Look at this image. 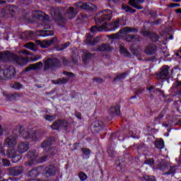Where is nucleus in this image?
Here are the masks:
<instances>
[{"label":"nucleus","mask_w":181,"mask_h":181,"mask_svg":"<svg viewBox=\"0 0 181 181\" xmlns=\"http://www.w3.org/2000/svg\"><path fill=\"white\" fill-rule=\"evenodd\" d=\"M179 169V167L177 165H173L170 168V170L164 173H163V176L166 175H172L173 176H175V174L176 173V171Z\"/></svg>","instance_id":"7c9ffc66"},{"label":"nucleus","mask_w":181,"mask_h":181,"mask_svg":"<svg viewBox=\"0 0 181 181\" xmlns=\"http://www.w3.org/2000/svg\"><path fill=\"white\" fill-rule=\"evenodd\" d=\"M151 16H152L154 19L158 18V11H151L148 13Z\"/></svg>","instance_id":"052dcab7"},{"label":"nucleus","mask_w":181,"mask_h":181,"mask_svg":"<svg viewBox=\"0 0 181 181\" xmlns=\"http://www.w3.org/2000/svg\"><path fill=\"white\" fill-rule=\"evenodd\" d=\"M170 67L168 65H164L160 69V71L155 74L156 78L158 80H165L169 77V69Z\"/></svg>","instance_id":"0eeeda50"},{"label":"nucleus","mask_w":181,"mask_h":181,"mask_svg":"<svg viewBox=\"0 0 181 181\" xmlns=\"http://www.w3.org/2000/svg\"><path fill=\"white\" fill-rule=\"evenodd\" d=\"M145 0H129V4L131 6H134L135 5H138V4H144Z\"/></svg>","instance_id":"79ce46f5"},{"label":"nucleus","mask_w":181,"mask_h":181,"mask_svg":"<svg viewBox=\"0 0 181 181\" xmlns=\"http://www.w3.org/2000/svg\"><path fill=\"white\" fill-rule=\"evenodd\" d=\"M104 124L101 121L96 120L90 125V131L93 134H98L103 129Z\"/></svg>","instance_id":"ddd939ff"},{"label":"nucleus","mask_w":181,"mask_h":181,"mask_svg":"<svg viewBox=\"0 0 181 181\" xmlns=\"http://www.w3.org/2000/svg\"><path fill=\"white\" fill-rule=\"evenodd\" d=\"M6 156L11 159L13 163H18L22 159V154L15 148H9L6 151Z\"/></svg>","instance_id":"39448f33"},{"label":"nucleus","mask_w":181,"mask_h":181,"mask_svg":"<svg viewBox=\"0 0 181 181\" xmlns=\"http://www.w3.org/2000/svg\"><path fill=\"white\" fill-rule=\"evenodd\" d=\"M35 139H33L34 141H36L37 138H40V135H45V134H46V132H45L44 130L40 129L37 130V132L35 131Z\"/></svg>","instance_id":"c03bdc74"},{"label":"nucleus","mask_w":181,"mask_h":181,"mask_svg":"<svg viewBox=\"0 0 181 181\" xmlns=\"http://www.w3.org/2000/svg\"><path fill=\"white\" fill-rule=\"evenodd\" d=\"M13 136H21L24 139H36V134L35 130L32 129H27L25 130L23 126H16L13 129Z\"/></svg>","instance_id":"7ed1b4c3"},{"label":"nucleus","mask_w":181,"mask_h":181,"mask_svg":"<svg viewBox=\"0 0 181 181\" xmlns=\"http://www.w3.org/2000/svg\"><path fill=\"white\" fill-rule=\"evenodd\" d=\"M13 67H7L5 69H2L0 68V79L1 80H5L6 77H11L10 75H8V71H13Z\"/></svg>","instance_id":"412c9836"},{"label":"nucleus","mask_w":181,"mask_h":181,"mask_svg":"<svg viewBox=\"0 0 181 181\" xmlns=\"http://www.w3.org/2000/svg\"><path fill=\"white\" fill-rule=\"evenodd\" d=\"M7 67H12L13 71H8L7 73V76H10V77H6V78H8L9 80H12L15 77V75L16 74V70L15 69V66H9Z\"/></svg>","instance_id":"58836bf2"},{"label":"nucleus","mask_w":181,"mask_h":181,"mask_svg":"<svg viewBox=\"0 0 181 181\" xmlns=\"http://www.w3.org/2000/svg\"><path fill=\"white\" fill-rule=\"evenodd\" d=\"M7 172L9 176H19L21 173H23V167L22 166H16L8 168Z\"/></svg>","instance_id":"f8f14e48"},{"label":"nucleus","mask_w":181,"mask_h":181,"mask_svg":"<svg viewBox=\"0 0 181 181\" xmlns=\"http://www.w3.org/2000/svg\"><path fill=\"white\" fill-rule=\"evenodd\" d=\"M151 37V40L152 42H159V35H158L157 34H152L151 35H150Z\"/></svg>","instance_id":"5fc2aeb1"},{"label":"nucleus","mask_w":181,"mask_h":181,"mask_svg":"<svg viewBox=\"0 0 181 181\" xmlns=\"http://www.w3.org/2000/svg\"><path fill=\"white\" fill-rule=\"evenodd\" d=\"M107 153H108L109 156H110V158H115V155L117 154V153L115 152L114 148L112 147H110L108 148Z\"/></svg>","instance_id":"49530a36"},{"label":"nucleus","mask_w":181,"mask_h":181,"mask_svg":"<svg viewBox=\"0 0 181 181\" xmlns=\"http://www.w3.org/2000/svg\"><path fill=\"white\" fill-rule=\"evenodd\" d=\"M27 177H30L31 179H35L37 176V170L32 169L29 170L26 175Z\"/></svg>","instance_id":"c9c22d12"},{"label":"nucleus","mask_w":181,"mask_h":181,"mask_svg":"<svg viewBox=\"0 0 181 181\" xmlns=\"http://www.w3.org/2000/svg\"><path fill=\"white\" fill-rule=\"evenodd\" d=\"M69 81H70V78H61L57 80H52V81L54 84L62 85V84H67V83H69Z\"/></svg>","instance_id":"cd10ccee"},{"label":"nucleus","mask_w":181,"mask_h":181,"mask_svg":"<svg viewBox=\"0 0 181 181\" xmlns=\"http://www.w3.org/2000/svg\"><path fill=\"white\" fill-rule=\"evenodd\" d=\"M144 163L146 165H149L150 166H152V165L155 163V160H153V158H149L148 160H146L144 161Z\"/></svg>","instance_id":"6e6d98bb"},{"label":"nucleus","mask_w":181,"mask_h":181,"mask_svg":"<svg viewBox=\"0 0 181 181\" xmlns=\"http://www.w3.org/2000/svg\"><path fill=\"white\" fill-rule=\"evenodd\" d=\"M130 51L134 56H136V54H138V47H135V45H132L130 46Z\"/></svg>","instance_id":"09e8293b"},{"label":"nucleus","mask_w":181,"mask_h":181,"mask_svg":"<svg viewBox=\"0 0 181 181\" xmlns=\"http://www.w3.org/2000/svg\"><path fill=\"white\" fill-rule=\"evenodd\" d=\"M61 60L62 61V64H64V66H69V59L67 58H66L65 57H62L61 58Z\"/></svg>","instance_id":"13d9d810"},{"label":"nucleus","mask_w":181,"mask_h":181,"mask_svg":"<svg viewBox=\"0 0 181 181\" xmlns=\"http://www.w3.org/2000/svg\"><path fill=\"white\" fill-rule=\"evenodd\" d=\"M142 38L138 35L128 34L124 37V40L129 42V43H134V42H141Z\"/></svg>","instance_id":"a211bd4d"},{"label":"nucleus","mask_w":181,"mask_h":181,"mask_svg":"<svg viewBox=\"0 0 181 181\" xmlns=\"http://www.w3.org/2000/svg\"><path fill=\"white\" fill-rule=\"evenodd\" d=\"M54 33L53 30H46L42 34V36H53Z\"/></svg>","instance_id":"4d7b16f0"},{"label":"nucleus","mask_w":181,"mask_h":181,"mask_svg":"<svg viewBox=\"0 0 181 181\" xmlns=\"http://www.w3.org/2000/svg\"><path fill=\"white\" fill-rule=\"evenodd\" d=\"M28 158L30 159V160H28L26 162V165L28 166H32L33 165V160H36L37 158V153H36V150H30L28 153Z\"/></svg>","instance_id":"4468645a"},{"label":"nucleus","mask_w":181,"mask_h":181,"mask_svg":"<svg viewBox=\"0 0 181 181\" xmlns=\"http://www.w3.org/2000/svg\"><path fill=\"white\" fill-rule=\"evenodd\" d=\"M64 74H65V76H67L68 77H71L72 78H76V76L74 75V74H73L71 72L64 71Z\"/></svg>","instance_id":"774afa93"},{"label":"nucleus","mask_w":181,"mask_h":181,"mask_svg":"<svg viewBox=\"0 0 181 181\" xmlns=\"http://www.w3.org/2000/svg\"><path fill=\"white\" fill-rule=\"evenodd\" d=\"M54 142V137H49L42 141V143L41 144V146L42 148H49L51 145H53Z\"/></svg>","instance_id":"5701e85b"},{"label":"nucleus","mask_w":181,"mask_h":181,"mask_svg":"<svg viewBox=\"0 0 181 181\" xmlns=\"http://www.w3.org/2000/svg\"><path fill=\"white\" fill-rule=\"evenodd\" d=\"M103 29H106V28H103V25H100L99 28L97 27L96 25H94V26H92V27L90 28V32L94 33V32H97V30L101 31V30H103Z\"/></svg>","instance_id":"8fccbe9b"},{"label":"nucleus","mask_w":181,"mask_h":181,"mask_svg":"<svg viewBox=\"0 0 181 181\" xmlns=\"http://www.w3.org/2000/svg\"><path fill=\"white\" fill-rule=\"evenodd\" d=\"M122 9H124V11H126V12H129V13H135V12H136V10L131 8L129 6H122Z\"/></svg>","instance_id":"37998d69"},{"label":"nucleus","mask_w":181,"mask_h":181,"mask_svg":"<svg viewBox=\"0 0 181 181\" xmlns=\"http://www.w3.org/2000/svg\"><path fill=\"white\" fill-rule=\"evenodd\" d=\"M156 52H158V47L153 44L146 45L144 49V53L150 56L152 54H155Z\"/></svg>","instance_id":"f3484780"},{"label":"nucleus","mask_w":181,"mask_h":181,"mask_svg":"<svg viewBox=\"0 0 181 181\" xmlns=\"http://www.w3.org/2000/svg\"><path fill=\"white\" fill-rule=\"evenodd\" d=\"M22 39H25V40H30V39H33L35 37V33L33 31H25L21 35Z\"/></svg>","instance_id":"393cba45"},{"label":"nucleus","mask_w":181,"mask_h":181,"mask_svg":"<svg viewBox=\"0 0 181 181\" xmlns=\"http://www.w3.org/2000/svg\"><path fill=\"white\" fill-rule=\"evenodd\" d=\"M93 37H87L86 39V43H88V45H92L93 46H94V42L93 41Z\"/></svg>","instance_id":"bf43d9fd"},{"label":"nucleus","mask_w":181,"mask_h":181,"mask_svg":"<svg viewBox=\"0 0 181 181\" xmlns=\"http://www.w3.org/2000/svg\"><path fill=\"white\" fill-rule=\"evenodd\" d=\"M81 151L84 159H88V158H90L91 153V150H90V148H81Z\"/></svg>","instance_id":"2f4dec72"},{"label":"nucleus","mask_w":181,"mask_h":181,"mask_svg":"<svg viewBox=\"0 0 181 181\" xmlns=\"http://www.w3.org/2000/svg\"><path fill=\"white\" fill-rule=\"evenodd\" d=\"M168 168H169V163L164 160H162L158 165V169L162 172H165Z\"/></svg>","instance_id":"a878e982"},{"label":"nucleus","mask_w":181,"mask_h":181,"mask_svg":"<svg viewBox=\"0 0 181 181\" xmlns=\"http://www.w3.org/2000/svg\"><path fill=\"white\" fill-rule=\"evenodd\" d=\"M18 12H19V7L17 6L12 4L7 6L6 13H9L11 16H15Z\"/></svg>","instance_id":"6ab92c4d"},{"label":"nucleus","mask_w":181,"mask_h":181,"mask_svg":"<svg viewBox=\"0 0 181 181\" xmlns=\"http://www.w3.org/2000/svg\"><path fill=\"white\" fill-rule=\"evenodd\" d=\"M66 13L69 19H74L77 15V11H76L73 7H69L66 11Z\"/></svg>","instance_id":"c85d7f7f"},{"label":"nucleus","mask_w":181,"mask_h":181,"mask_svg":"<svg viewBox=\"0 0 181 181\" xmlns=\"http://www.w3.org/2000/svg\"><path fill=\"white\" fill-rule=\"evenodd\" d=\"M50 158V156L47 155V156H42L39 158L40 162H46V160H47L48 159Z\"/></svg>","instance_id":"680f3d73"},{"label":"nucleus","mask_w":181,"mask_h":181,"mask_svg":"<svg viewBox=\"0 0 181 181\" xmlns=\"http://www.w3.org/2000/svg\"><path fill=\"white\" fill-rule=\"evenodd\" d=\"M75 6H76V8H79L80 9H85L86 11H94V9H97V6L91 3H86L83 1L76 3Z\"/></svg>","instance_id":"1a4fd4ad"},{"label":"nucleus","mask_w":181,"mask_h":181,"mask_svg":"<svg viewBox=\"0 0 181 181\" xmlns=\"http://www.w3.org/2000/svg\"><path fill=\"white\" fill-rule=\"evenodd\" d=\"M57 172V168L54 164L48 165L45 167L43 173V175L45 177H52L53 176H56V173Z\"/></svg>","instance_id":"6e6552de"},{"label":"nucleus","mask_w":181,"mask_h":181,"mask_svg":"<svg viewBox=\"0 0 181 181\" xmlns=\"http://www.w3.org/2000/svg\"><path fill=\"white\" fill-rule=\"evenodd\" d=\"M57 40V37H54L52 38L50 40H45L41 41L40 40H37L35 43L40 46L42 49H47L49 46H51L54 42Z\"/></svg>","instance_id":"9d476101"},{"label":"nucleus","mask_w":181,"mask_h":181,"mask_svg":"<svg viewBox=\"0 0 181 181\" xmlns=\"http://www.w3.org/2000/svg\"><path fill=\"white\" fill-rule=\"evenodd\" d=\"M93 57H94V54L86 52H84L83 56V62H88V60H91V59H93Z\"/></svg>","instance_id":"4c0bfd02"},{"label":"nucleus","mask_w":181,"mask_h":181,"mask_svg":"<svg viewBox=\"0 0 181 181\" xmlns=\"http://www.w3.org/2000/svg\"><path fill=\"white\" fill-rule=\"evenodd\" d=\"M69 46H70V42H66L61 46L60 50H64V49H67V47H69Z\"/></svg>","instance_id":"69168bd1"},{"label":"nucleus","mask_w":181,"mask_h":181,"mask_svg":"<svg viewBox=\"0 0 181 181\" xmlns=\"http://www.w3.org/2000/svg\"><path fill=\"white\" fill-rule=\"evenodd\" d=\"M173 87L175 88L176 95H181V81H177Z\"/></svg>","instance_id":"473e14b6"},{"label":"nucleus","mask_w":181,"mask_h":181,"mask_svg":"<svg viewBox=\"0 0 181 181\" xmlns=\"http://www.w3.org/2000/svg\"><path fill=\"white\" fill-rule=\"evenodd\" d=\"M121 34L122 33H120L119 31L118 33L110 35L108 37L109 39H119V37H121Z\"/></svg>","instance_id":"603ef678"},{"label":"nucleus","mask_w":181,"mask_h":181,"mask_svg":"<svg viewBox=\"0 0 181 181\" xmlns=\"http://www.w3.org/2000/svg\"><path fill=\"white\" fill-rule=\"evenodd\" d=\"M93 81H96V83L100 84L101 83H104V79H103L102 78H100V77H96L93 79Z\"/></svg>","instance_id":"338daca9"},{"label":"nucleus","mask_w":181,"mask_h":181,"mask_svg":"<svg viewBox=\"0 0 181 181\" xmlns=\"http://www.w3.org/2000/svg\"><path fill=\"white\" fill-rule=\"evenodd\" d=\"M141 33L143 35L144 37H148V36H151V31L146 30V28H143Z\"/></svg>","instance_id":"a18cd8bd"},{"label":"nucleus","mask_w":181,"mask_h":181,"mask_svg":"<svg viewBox=\"0 0 181 181\" xmlns=\"http://www.w3.org/2000/svg\"><path fill=\"white\" fill-rule=\"evenodd\" d=\"M143 179L144 180H146V181H156L155 180V177H153L152 175H151V176H149V175H144L143 176Z\"/></svg>","instance_id":"864d4df0"},{"label":"nucleus","mask_w":181,"mask_h":181,"mask_svg":"<svg viewBox=\"0 0 181 181\" xmlns=\"http://www.w3.org/2000/svg\"><path fill=\"white\" fill-rule=\"evenodd\" d=\"M16 136H9L5 140L4 145L7 146V148H13V146H16Z\"/></svg>","instance_id":"2eb2a0df"},{"label":"nucleus","mask_w":181,"mask_h":181,"mask_svg":"<svg viewBox=\"0 0 181 181\" xmlns=\"http://www.w3.org/2000/svg\"><path fill=\"white\" fill-rule=\"evenodd\" d=\"M10 87L14 88L15 90H21L22 88V83L19 82H15L14 83H11Z\"/></svg>","instance_id":"a19ab883"},{"label":"nucleus","mask_w":181,"mask_h":181,"mask_svg":"<svg viewBox=\"0 0 181 181\" xmlns=\"http://www.w3.org/2000/svg\"><path fill=\"white\" fill-rule=\"evenodd\" d=\"M165 114H166V110H162L160 114L154 118L153 124H155V125H158V124H160V121H162V119L165 117Z\"/></svg>","instance_id":"bb28decb"},{"label":"nucleus","mask_w":181,"mask_h":181,"mask_svg":"<svg viewBox=\"0 0 181 181\" xmlns=\"http://www.w3.org/2000/svg\"><path fill=\"white\" fill-rule=\"evenodd\" d=\"M128 76V73L124 72L122 74H119L116 76V77L114 78L113 81H117L118 80H124Z\"/></svg>","instance_id":"ea45409f"},{"label":"nucleus","mask_w":181,"mask_h":181,"mask_svg":"<svg viewBox=\"0 0 181 181\" xmlns=\"http://www.w3.org/2000/svg\"><path fill=\"white\" fill-rule=\"evenodd\" d=\"M139 30L136 28L124 27L119 30V33H138Z\"/></svg>","instance_id":"4be33fe9"},{"label":"nucleus","mask_w":181,"mask_h":181,"mask_svg":"<svg viewBox=\"0 0 181 181\" xmlns=\"http://www.w3.org/2000/svg\"><path fill=\"white\" fill-rule=\"evenodd\" d=\"M25 47L27 49H30V50H33V52H36L37 50V45H36L33 42H28L25 45Z\"/></svg>","instance_id":"e433bc0d"},{"label":"nucleus","mask_w":181,"mask_h":181,"mask_svg":"<svg viewBox=\"0 0 181 181\" xmlns=\"http://www.w3.org/2000/svg\"><path fill=\"white\" fill-rule=\"evenodd\" d=\"M154 146L157 148V149H163V148H165V142L163 141V139L154 141Z\"/></svg>","instance_id":"f704fd0d"},{"label":"nucleus","mask_w":181,"mask_h":181,"mask_svg":"<svg viewBox=\"0 0 181 181\" xmlns=\"http://www.w3.org/2000/svg\"><path fill=\"white\" fill-rule=\"evenodd\" d=\"M93 52H112V47L110 44H102L94 49Z\"/></svg>","instance_id":"aec40b11"},{"label":"nucleus","mask_w":181,"mask_h":181,"mask_svg":"<svg viewBox=\"0 0 181 181\" xmlns=\"http://www.w3.org/2000/svg\"><path fill=\"white\" fill-rule=\"evenodd\" d=\"M144 91H145V89L144 88H139L137 90H135L134 94H136V95H141V94H142V93H144Z\"/></svg>","instance_id":"0e129e2a"},{"label":"nucleus","mask_w":181,"mask_h":181,"mask_svg":"<svg viewBox=\"0 0 181 181\" xmlns=\"http://www.w3.org/2000/svg\"><path fill=\"white\" fill-rule=\"evenodd\" d=\"M2 162H3L4 166H11V161H9L6 158H3Z\"/></svg>","instance_id":"e2e57ef3"},{"label":"nucleus","mask_w":181,"mask_h":181,"mask_svg":"<svg viewBox=\"0 0 181 181\" xmlns=\"http://www.w3.org/2000/svg\"><path fill=\"white\" fill-rule=\"evenodd\" d=\"M43 66V62H39L36 64H31L25 69V71H30V70H39Z\"/></svg>","instance_id":"b1692460"},{"label":"nucleus","mask_w":181,"mask_h":181,"mask_svg":"<svg viewBox=\"0 0 181 181\" xmlns=\"http://www.w3.org/2000/svg\"><path fill=\"white\" fill-rule=\"evenodd\" d=\"M98 17H95L96 25H102L103 29H109V30H115L118 29L119 26V18H117L115 21L109 25L110 28L108 27V21H111L112 18V11L110 9H106L100 11L97 14Z\"/></svg>","instance_id":"f257e3e1"},{"label":"nucleus","mask_w":181,"mask_h":181,"mask_svg":"<svg viewBox=\"0 0 181 181\" xmlns=\"http://www.w3.org/2000/svg\"><path fill=\"white\" fill-rule=\"evenodd\" d=\"M29 150V143L28 141H22L18 143L17 146V151L20 153H25Z\"/></svg>","instance_id":"dca6fc26"},{"label":"nucleus","mask_w":181,"mask_h":181,"mask_svg":"<svg viewBox=\"0 0 181 181\" xmlns=\"http://www.w3.org/2000/svg\"><path fill=\"white\" fill-rule=\"evenodd\" d=\"M111 115H121V110L119 106L117 105L115 107H111L110 109Z\"/></svg>","instance_id":"c756f323"},{"label":"nucleus","mask_w":181,"mask_h":181,"mask_svg":"<svg viewBox=\"0 0 181 181\" xmlns=\"http://www.w3.org/2000/svg\"><path fill=\"white\" fill-rule=\"evenodd\" d=\"M44 70L57 69L62 66V61L58 58H48L44 62Z\"/></svg>","instance_id":"20e7f679"},{"label":"nucleus","mask_w":181,"mask_h":181,"mask_svg":"<svg viewBox=\"0 0 181 181\" xmlns=\"http://www.w3.org/2000/svg\"><path fill=\"white\" fill-rule=\"evenodd\" d=\"M0 60L2 62H16L18 66H26L29 63V59L25 57H18L11 51L0 52Z\"/></svg>","instance_id":"f03ea898"},{"label":"nucleus","mask_w":181,"mask_h":181,"mask_svg":"<svg viewBox=\"0 0 181 181\" xmlns=\"http://www.w3.org/2000/svg\"><path fill=\"white\" fill-rule=\"evenodd\" d=\"M78 176L79 179H81V181H85L87 180V175L84 173L83 171H80L78 174Z\"/></svg>","instance_id":"de8ad7c7"},{"label":"nucleus","mask_w":181,"mask_h":181,"mask_svg":"<svg viewBox=\"0 0 181 181\" xmlns=\"http://www.w3.org/2000/svg\"><path fill=\"white\" fill-rule=\"evenodd\" d=\"M37 18V19H40V21H42V22L45 23V28L46 29H50V25H49V23H50V20H49V15H47L42 11H38Z\"/></svg>","instance_id":"9b49d317"},{"label":"nucleus","mask_w":181,"mask_h":181,"mask_svg":"<svg viewBox=\"0 0 181 181\" xmlns=\"http://www.w3.org/2000/svg\"><path fill=\"white\" fill-rule=\"evenodd\" d=\"M51 128L56 131H60L61 129L67 131V128H69V122L65 119H57L53 122L51 125Z\"/></svg>","instance_id":"423d86ee"},{"label":"nucleus","mask_w":181,"mask_h":181,"mask_svg":"<svg viewBox=\"0 0 181 181\" xmlns=\"http://www.w3.org/2000/svg\"><path fill=\"white\" fill-rule=\"evenodd\" d=\"M21 97V93H16L14 94H8L6 95V100L8 101H13V100H18Z\"/></svg>","instance_id":"72a5a7b5"},{"label":"nucleus","mask_w":181,"mask_h":181,"mask_svg":"<svg viewBox=\"0 0 181 181\" xmlns=\"http://www.w3.org/2000/svg\"><path fill=\"white\" fill-rule=\"evenodd\" d=\"M44 118L46 119V121H54V119H56V115H45L44 116Z\"/></svg>","instance_id":"3c124183"}]
</instances>
